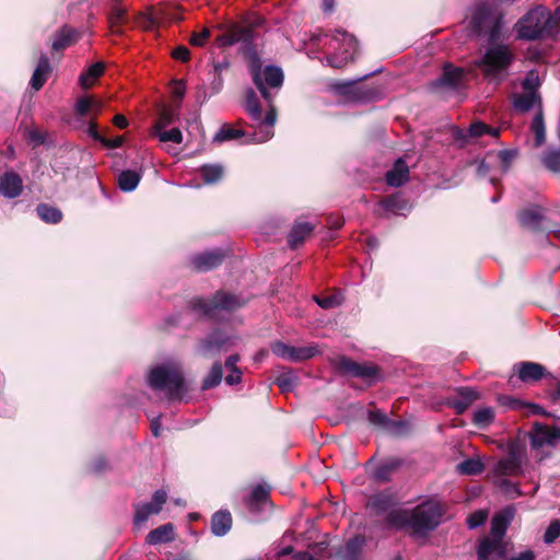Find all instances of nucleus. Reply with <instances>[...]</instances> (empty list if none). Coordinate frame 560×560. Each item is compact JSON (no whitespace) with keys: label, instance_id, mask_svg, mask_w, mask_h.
<instances>
[{"label":"nucleus","instance_id":"nucleus-25","mask_svg":"<svg viewBox=\"0 0 560 560\" xmlns=\"http://www.w3.org/2000/svg\"><path fill=\"white\" fill-rule=\"evenodd\" d=\"M232 515L228 510H220L211 517V533L217 537L225 536L232 528Z\"/></svg>","mask_w":560,"mask_h":560},{"label":"nucleus","instance_id":"nucleus-39","mask_svg":"<svg viewBox=\"0 0 560 560\" xmlns=\"http://www.w3.org/2000/svg\"><path fill=\"white\" fill-rule=\"evenodd\" d=\"M38 218L45 223L57 224L62 220V212L48 203H39L36 207Z\"/></svg>","mask_w":560,"mask_h":560},{"label":"nucleus","instance_id":"nucleus-24","mask_svg":"<svg viewBox=\"0 0 560 560\" xmlns=\"http://www.w3.org/2000/svg\"><path fill=\"white\" fill-rule=\"evenodd\" d=\"M78 38L79 34L74 28L68 25H63L55 33L51 43V49L54 51L62 50L75 43Z\"/></svg>","mask_w":560,"mask_h":560},{"label":"nucleus","instance_id":"nucleus-35","mask_svg":"<svg viewBox=\"0 0 560 560\" xmlns=\"http://www.w3.org/2000/svg\"><path fill=\"white\" fill-rule=\"evenodd\" d=\"M246 136V132L243 129L233 128L229 124H224L220 127V129L214 133L212 138V143L221 144L226 141L236 140Z\"/></svg>","mask_w":560,"mask_h":560},{"label":"nucleus","instance_id":"nucleus-41","mask_svg":"<svg viewBox=\"0 0 560 560\" xmlns=\"http://www.w3.org/2000/svg\"><path fill=\"white\" fill-rule=\"evenodd\" d=\"M369 420L373 424L388 427L394 433H401L406 428V423L402 421H390L384 413L380 411H369Z\"/></svg>","mask_w":560,"mask_h":560},{"label":"nucleus","instance_id":"nucleus-50","mask_svg":"<svg viewBox=\"0 0 560 560\" xmlns=\"http://www.w3.org/2000/svg\"><path fill=\"white\" fill-rule=\"evenodd\" d=\"M282 392H291L298 384V377L292 372L281 373L275 381Z\"/></svg>","mask_w":560,"mask_h":560},{"label":"nucleus","instance_id":"nucleus-49","mask_svg":"<svg viewBox=\"0 0 560 560\" xmlns=\"http://www.w3.org/2000/svg\"><path fill=\"white\" fill-rule=\"evenodd\" d=\"M151 136L156 137L161 142H173L176 144H179L183 142V132L179 128H172L170 130H161L156 131L154 133H151Z\"/></svg>","mask_w":560,"mask_h":560},{"label":"nucleus","instance_id":"nucleus-55","mask_svg":"<svg viewBox=\"0 0 560 560\" xmlns=\"http://www.w3.org/2000/svg\"><path fill=\"white\" fill-rule=\"evenodd\" d=\"M560 536V521H553L550 523V525L547 527L545 535H544V541L546 544H552L558 537Z\"/></svg>","mask_w":560,"mask_h":560},{"label":"nucleus","instance_id":"nucleus-9","mask_svg":"<svg viewBox=\"0 0 560 560\" xmlns=\"http://www.w3.org/2000/svg\"><path fill=\"white\" fill-rule=\"evenodd\" d=\"M350 38L346 31L336 30L329 38L326 56L327 65L335 69L345 68L349 60Z\"/></svg>","mask_w":560,"mask_h":560},{"label":"nucleus","instance_id":"nucleus-28","mask_svg":"<svg viewBox=\"0 0 560 560\" xmlns=\"http://www.w3.org/2000/svg\"><path fill=\"white\" fill-rule=\"evenodd\" d=\"M174 539V526L171 523H166L149 532L145 542L149 545H160L173 541Z\"/></svg>","mask_w":560,"mask_h":560},{"label":"nucleus","instance_id":"nucleus-16","mask_svg":"<svg viewBox=\"0 0 560 560\" xmlns=\"http://www.w3.org/2000/svg\"><path fill=\"white\" fill-rule=\"evenodd\" d=\"M523 455L518 450H511L505 458L494 466L497 476H517L522 472Z\"/></svg>","mask_w":560,"mask_h":560},{"label":"nucleus","instance_id":"nucleus-52","mask_svg":"<svg viewBox=\"0 0 560 560\" xmlns=\"http://www.w3.org/2000/svg\"><path fill=\"white\" fill-rule=\"evenodd\" d=\"M522 85L526 93H538L537 90L540 85L538 74L534 71H530L524 79Z\"/></svg>","mask_w":560,"mask_h":560},{"label":"nucleus","instance_id":"nucleus-57","mask_svg":"<svg viewBox=\"0 0 560 560\" xmlns=\"http://www.w3.org/2000/svg\"><path fill=\"white\" fill-rule=\"evenodd\" d=\"M505 477L506 476H497L495 485L506 493H515L518 495L520 491L516 485L505 479Z\"/></svg>","mask_w":560,"mask_h":560},{"label":"nucleus","instance_id":"nucleus-6","mask_svg":"<svg viewBox=\"0 0 560 560\" xmlns=\"http://www.w3.org/2000/svg\"><path fill=\"white\" fill-rule=\"evenodd\" d=\"M248 72L252 82L259 91L267 105L273 103L284 82V72L280 66L262 65L261 59L253 54L249 58Z\"/></svg>","mask_w":560,"mask_h":560},{"label":"nucleus","instance_id":"nucleus-11","mask_svg":"<svg viewBox=\"0 0 560 560\" xmlns=\"http://www.w3.org/2000/svg\"><path fill=\"white\" fill-rule=\"evenodd\" d=\"M226 256V249L217 247L190 255L189 265L197 272H208L221 266Z\"/></svg>","mask_w":560,"mask_h":560},{"label":"nucleus","instance_id":"nucleus-64","mask_svg":"<svg viewBox=\"0 0 560 560\" xmlns=\"http://www.w3.org/2000/svg\"><path fill=\"white\" fill-rule=\"evenodd\" d=\"M242 371L241 370H233L229 371V374L225 376L224 381L228 385L234 386L242 382Z\"/></svg>","mask_w":560,"mask_h":560},{"label":"nucleus","instance_id":"nucleus-58","mask_svg":"<svg viewBox=\"0 0 560 560\" xmlns=\"http://www.w3.org/2000/svg\"><path fill=\"white\" fill-rule=\"evenodd\" d=\"M486 521L487 514L483 511H476L468 517L467 524L469 528L474 529L481 526Z\"/></svg>","mask_w":560,"mask_h":560},{"label":"nucleus","instance_id":"nucleus-61","mask_svg":"<svg viewBox=\"0 0 560 560\" xmlns=\"http://www.w3.org/2000/svg\"><path fill=\"white\" fill-rule=\"evenodd\" d=\"M458 395L467 404H471L474 400L479 398L478 393L470 387H462L458 389Z\"/></svg>","mask_w":560,"mask_h":560},{"label":"nucleus","instance_id":"nucleus-4","mask_svg":"<svg viewBox=\"0 0 560 560\" xmlns=\"http://www.w3.org/2000/svg\"><path fill=\"white\" fill-rule=\"evenodd\" d=\"M559 20L555 12L544 5L528 10L514 25L516 37L535 42L553 37L558 33Z\"/></svg>","mask_w":560,"mask_h":560},{"label":"nucleus","instance_id":"nucleus-31","mask_svg":"<svg viewBox=\"0 0 560 560\" xmlns=\"http://www.w3.org/2000/svg\"><path fill=\"white\" fill-rule=\"evenodd\" d=\"M313 225L308 222H299L294 224L288 235V244L290 248L294 249L312 233Z\"/></svg>","mask_w":560,"mask_h":560},{"label":"nucleus","instance_id":"nucleus-51","mask_svg":"<svg viewBox=\"0 0 560 560\" xmlns=\"http://www.w3.org/2000/svg\"><path fill=\"white\" fill-rule=\"evenodd\" d=\"M329 91L336 96L350 97V80L331 82Z\"/></svg>","mask_w":560,"mask_h":560},{"label":"nucleus","instance_id":"nucleus-37","mask_svg":"<svg viewBox=\"0 0 560 560\" xmlns=\"http://www.w3.org/2000/svg\"><path fill=\"white\" fill-rule=\"evenodd\" d=\"M105 65L103 62H95L91 65L85 71H83L79 77V84L82 89L91 88L94 82L102 75L104 72Z\"/></svg>","mask_w":560,"mask_h":560},{"label":"nucleus","instance_id":"nucleus-1","mask_svg":"<svg viewBox=\"0 0 560 560\" xmlns=\"http://www.w3.org/2000/svg\"><path fill=\"white\" fill-rule=\"evenodd\" d=\"M444 509L439 501L427 500L412 510L396 509L387 513L386 524L395 529L409 528L415 536H425L442 522Z\"/></svg>","mask_w":560,"mask_h":560},{"label":"nucleus","instance_id":"nucleus-53","mask_svg":"<svg viewBox=\"0 0 560 560\" xmlns=\"http://www.w3.org/2000/svg\"><path fill=\"white\" fill-rule=\"evenodd\" d=\"M93 104H94L93 97H88V96L80 97L75 102V106H74L75 113L79 116L84 117L92 110Z\"/></svg>","mask_w":560,"mask_h":560},{"label":"nucleus","instance_id":"nucleus-12","mask_svg":"<svg viewBox=\"0 0 560 560\" xmlns=\"http://www.w3.org/2000/svg\"><path fill=\"white\" fill-rule=\"evenodd\" d=\"M271 351L277 357L289 360L291 362H302L312 359L319 353V350L316 345L293 347L282 341H277L272 343Z\"/></svg>","mask_w":560,"mask_h":560},{"label":"nucleus","instance_id":"nucleus-42","mask_svg":"<svg viewBox=\"0 0 560 560\" xmlns=\"http://www.w3.org/2000/svg\"><path fill=\"white\" fill-rule=\"evenodd\" d=\"M370 504L378 513L386 511L389 513L390 511L397 509L395 508L397 502L394 500L393 495L387 492H380L374 495Z\"/></svg>","mask_w":560,"mask_h":560},{"label":"nucleus","instance_id":"nucleus-21","mask_svg":"<svg viewBox=\"0 0 560 560\" xmlns=\"http://www.w3.org/2000/svg\"><path fill=\"white\" fill-rule=\"evenodd\" d=\"M530 446L540 448L544 445H553L556 443V428L550 429L545 424L535 423L529 433Z\"/></svg>","mask_w":560,"mask_h":560},{"label":"nucleus","instance_id":"nucleus-36","mask_svg":"<svg viewBox=\"0 0 560 560\" xmlns=\"http://www.w3.org/2000/svg\"><path fill=\"white\" fill-rule=\"evenodd\" d=\"M223 380V365L221 361H215L207 376L202 380L201 390L206 392L211 388H214L221 384Z\"/></svg>","mask_w":560,"mask_h":560},{"label":"nucleus","instance_id":"nucleus-3","mask_svg":"<svg viewBox=\"0 0 560 560\" xmlns=\"http://www.w3.org/2000/svg\"><path fill=\"white\" fill-rule=\"evenodd\" d=\"M147 384L154 392H161L170 401L183 400L188 392L182 364L167 360L150 368Z\"/></svg>","mask_w":560,"mask_h":560},{"label":"nucleus","instance_id":"nucleus-43","mask_svg":"<svg viewBox=\"0 0 560 560\" xmlns=\"http://www.w3.org/2000/svg\"><path fill=\"white\" fill-rule=\"evenodd\" d=\"M178 115L177 109H163L158 120L152 126L151 133L165 130L170 125L174 124L178 119Z\"/></svg>","mask_w":560,"mask_h":560},{"label":"nucleus","instance_id":"nucleus-32","mask_svg":"<svg viewBox=\"0 0 560 560\" xmlns=\"http://www.w3.org/2000/svg\"><path fill=\"white\" fill-rule=\"evenodd\" d=\"M198 173L207 185H213L219 183L224 175V167L222 164H203L198 168Z\"/></svg>","mask_w":560,"mask_h":560},{"label":"nucleus","instance_id":"nucleus-22","mask_svg":"<svg viewBox=\"0 0 560 560\" xmlns=\"http://www.w3.org/2000/svg\"><path fill=\"white\" fill-rule=\"evenodd\" d=\"M513 517V508H505L501 512L497 513L491 521V538L503 541V537Z\"/></svg>","mask_w":560,"mask_h":560},{"label":"nucleus","instance_id":"nucleus-45","mask_svg":"<svg viewBox=\"0 0 560 560\" xmlns=\"http://www.w3.org/2000/svg\"><path fill=\"white\" fill-rule=\"evenodd\" d=\"M542 165L552 173H560V149H548L541 155Z\"/></svg>","mask_w":560,"mask_h":560},{"label":"nucleus","instance_id":"nucleus-40","mask_svg":"<svg viewBox=\"0 0 560 560\" xmlns=\"http://www.w3.org/2000/svg\"><path fill=\"white\" fill-rule=\"evenodd\" d=\"M383 208L392 213L399 214L410 209L409 202L400 195H392L383 199Z\"/></svg>","mask_w":560,"mask_h":560},{"label":"nucleus","instance_id":"nucleus-7","mask_svg":"<svg viewBox=\"0 0 560 560\" xmlns=\"http://www.w3.org/2000/svg\"><path fill=\"white\" fill-rule=\"evenodd\" d=\"M515 60V54L509 45L490 43L483 56L477 61L483 75L495 83L508 78L509 69Z\"/></svg>","mask_w":560,"mask_h":560},{"label":"nucleus","instance_id":"nucleus-18","mask_svg":"<svg viewBox=\"0 0 560 560\" xmlns=\"http://www.w3.org/2000/svg\"><path fill=\"white\" fill-rule=\"evenodd\" d=\"M231 339L230 336L225 335L220 329H214L206 338L199 340L198 351L205 355L219 352Z\"/></svg>","mask_w":560,"mask_h":560},{"label":"nucleus","instance_id":"nucleus-60","mask_svg":"<svg viewBox=\"0 0 560 560\" xmlns=\"http://www.w3.org/2000/svg\"><path fill=\"white\" fill-rule=\"evenodd\" d=\"M209 37H210V31L208 28H202L200 32L194 33L191 35L190 43L194 46L201 47L207 43Z\"/></svg>","mask_w":560,"mask_h":560},{"label":"nucleus","instance_id":"nucleus-44","mask_svg":"<svg viewBox=\"0 0 560 560\" xmlns=\"http://www.w3.org/2000/svg\"><path fill=\"white\" fill-rule=\"evenodd\" d=\"M483 469L485 465L479 458H468L456 466L457 472L467 476L479 475Z\"/></svg>","mask_w":560,"mask_h":560},{"label":"nucleus","instance_id":"nucleus-63","mask_svg":"<svg viewBox=\"0 0 560 560\" xmlns=\"http://www.w3.org/2000/svg\"><path fill=\"white\" fill-rule=\"evenodd\" d=\"M498 156H499V159H500V161L502 163L503 172H506L511 161L515 156V153L513 151H509V150H501L498 153Z\"/></svg>","mask_w":560,"mask_h":560},{"label":"nucleus","instance_id":"nucleus-30","mask_svg":"<svg viewBox=\"0 0 560 560\" xmlns=\"http://www.w3.org/2000/svg\"><path fill=\"white\" fill-rule=\"evenodd\" d=\"M545 372V368L535 362H522L517 369L520 380L525 383L539 381Z\"/></svg>","mask_w":560,"mask_h":560},{"label":"nucleus","instance_id":"nucleus-46","mask_svg":"<svg viewBox=\"0 0 560 560\" xmlns=\"http://www.w3.org/2000/svg\"><path fill=\"white\" fill-rule=\"evenodd\" d=\"M500 130L492 128L485 122L476 121L472 122L468 128V135L470 138H479L483 135H489L492 138H498Z\"/></svg>","mask_w":560,"mask_h":560},{"label":"nucleus","instance_id":"nucleus-59","mask_svg":"<svg viewBox=\"0 0 560 560\" xmlns=\"http://www.w3.org/2000/svg\"><path fill=\"white\" fill-rule=\"evenodd\" d=\"M231 31L233 37H240V43L248 44L252 42V31L249 28L234 26Z\"/></svg>","mask_w":560,"mask_h":560},{"label":"nucleus","instance_id":"nucleus-17","mask_svg":"<svg viewBox=\"0 0 560 560\" xmlns=\"http://www.w3.org/2000/svg\"><path fill=\"white\" fill-rule=\"evenodd\" d=\"M23 191V180L14 171H7L0 176V195L7 199L19 197Z\"/></svg>","mask_w":560,"mask_h":560},{"label":"nucleus","instance_id":"nucleus-47","mask_svg":"<svg viewBox=\"0 0 560 560\" xmlns=\"http://www.w3.org/2000/svg\"><path fill=\"white\" fill-rule=\"evenodd\" d=\"M313 300L320 306L322 308L329 310L341 305L345 301V295L342 292L337 291L327 296L319 298L317 295L313 296Z\"/></svg>","mask_w":560,"mask_h":560},{"label":"nucleus","instance_id":"nucleus-26","mask_svg":"<svg viewBox=\"0 0 560 560\" xmlns=\"http://www.w3.org/2000/svg\"><path fill=\"white\" fill-rule=\"evenodd\" d=\"M352 377L361 378L370 386L380 380V369L371 363L360 364L352 361Z\"/></svg>","mask_w":560,"mask_h":560},{"label":"nucleus","instance_id":"nucleus-20","mask_svg":"<svg viewBox=\"0 0 560 560\" xmlns=\"http://www.w3.org/2000/svg\"><path fill=\"white\" fill-rule=\"evenodd\" d=\"M410 171L406 161L399 158L395 161L393 167L385 174V183L390 187H400L409 180Z\"/></svg>","mask_w":560,"mask_h":560},{"label":"nucleus","instance_id":"nucleus-27","mask_svg":"<svg viewBox=\"0 0 560 560\" xmlns=\"http://www.w3.org/2000/svg\"><path fill=\"white\" fill-rule=\"evenodd\" d=\"M51 71V66L48 57L46 55H42L38 59L37 67L35 68L30 84L31 86L38 91L43 88V85L47 81V77Z\"/></svg>","mask_w":560,"mask_h":560},{"label":"nucleus","instance_id":"nucleus-54","mask_svg":"<svg viewBox=\"0 0 560 560\" xmlns=\"http://www.w3.org/2000/svg\"><path fill=\"white\" fill-rule=\"evenodd\" d=\"M109 464L104 456H96L90 464V471L95 475H102L107 471Z\"/></svg>","mask_w":560,"mask_h":560},{"label":"nucleus","instance_id":"nucleus-10","mask_svg":"<svg viewBox=\"0 0 560 560\" xmlns=\"http://www.w3.org/2000/svg\"><path fill=\"white\" fill-rule=\"evenodd\" d=\"M270 487L268 485L255 486L245 498V505L254 521H261L265 514L272 508L269 498Z\"/></svg>","mask_w":560,"mask_h":560},{"label":"nucleus","instance_id":"nucleus-14","mask_svg":"<svg viewBox=\"0 0 560 560\" xmlns=\"http://www.w3.org/2000/svg\"><path fill=\"white\" fill-rule=\"evenodd\" d=\"M467 73L464 69L452 65H445L441 77L432 83V88L456 90L465 83Z\"/></svg>","mask_w":560,"mask_h":560},{"label":"nucleus","instance_id":"nucleus-34","mask_svg":"<svg viewBox=\"0 0 560 560\" xmlns=\"http://www.w3.org/2000/svg\"><path fill=\"white\" fill-rule=\"evenodd\" d=\"M107 20L112 32L120 34L121 26L127 22L126 9L119 3L113 4L108 12Z\"/></svg>","mask_w":560,"mask_h":560},{"label":"nucleus","instance_id":"nucleus-62","mask_svg":"<svg viewBox=\"0 0 560 560\" xmlns=\"http://www.w3.org/2000/svg\"><path fill=\"white\" fill-rule=\"evenodd\" d=\"M501 401L505 406H508L510 409H513V410H523L526 407V402L525 401H522V400H520L517 398L510 397V396L501 398Z\"/></svg>","mask_w":560,"mask_h":560},{"label":"nucleus","instance_id":"nucleus-13","mask_svg":"<svg viewBox=\"0 0 560 560\" xmlns=\"http://www.w3.org/2000/svg\"><path fill=\"white\" fill-rule=\"evenodd\" d=\"M166 499V491L160 489L153 493L150 502L137 505L133 518L135 525L141 527L151 515L160 513Z\"/></svg>","mask_w":560,"mask_h":560},{"label":"nucleus","instance_id":"nucleus-29","mask_svg":"<svg viewBox=\"0 0 560 560\" xmlns=\"http://www.w3.org/2000/svg\"><path fill=\"white\" fill-rule=\"evenodd\" d=\"M513 106L516 110L521 113H527L534 107L542 108L541 106V97L538 93H523L515 94L513 96Z\"/></svg>","mask_w":560,"mask_h":560},{"label":"nucleus","instance_id":"nucleus-19","mask_svg":"<svg viewBox=\"0 0 560 560\" xmlns=\"http://www.w3.org/2000/svg\"><path fill=\"white\" fill-rule=\"evenodd\" d=\"M504 542L500 539L483 537L477 547V560H494L504 556Z\"/></svg>","mask_w":560,"mask_h":560},{"label":"nucleus","instance_id":"nucleus-33","mask_svg":"<svg viewBox=\"0 0 560 560\" xmlns=\"http://www.w3.org/2000/svg\"><path fill=\"white\" fill-rule=\"evenodd\" d=\"M141 177L142 174L138 171L125 170L118 175V187L124 192H131L138 187Z\"/></svg>","mask_w":560,"mask_h":560},{"label":"nucleus","instance_id":"nucleus-8","mask_svg":"<svg viewBox=\"0 0 560 560\" xmlns=\"http://www.w3.org/2000/svg\"><path fill=\"white\" fill-rule=\"evenodd\" d=\"M469 24L472 34L487 35L489 43H494L501 37L503 14L493 4L480 1L474 7Z\"/></svg>","mask_w":560,"mask_h":560},{"label":"nucleus","instance_id":"nucleus-5","mask_svg":"<svg viewBox=\"0 0 560 560\" xmlns=\"http://www.w3.org/2000/svg\"><path fill=\"white\" fill-rule=\"evenodd\" d=\"M244 109L252 119V127L255 129L249 133L250 142L262 143L273 137V126L277 121V109L273 103L268 105L266 115H262V108L258 95L255 90L248 88L245 92Z\"/></svg>","mask_w":560,"mask_h":560},{"label":"nucleus","instance_id":"nucleus-56","mask_svg":"<svg viewBox=\"0 0 560 560\" xmlns=\"http://www.w3.org/2000/svg\"><path fill=\"white\" fill-rule=\"evenodd\" d=\"M336 372L340 374L350 373V359L345 355H338L331 361Z\"/></svg>","mask_w":560,"mask_h":560},{"label":"nucleus","instance_id":"nucleus-38","mask_svg":"<svg viewBox=\"0 0 560 560\" xmlns=\"http://www.w3.org/2000/svg\"><path fill=\"white\" fill-rule=\"evenodd\" d=\"M530 131L535 137V147L539 148L546 142V126L542 108H539L530 124Z\"/></svg>","mask_w":560,"mask_h":560},{"label":"nucleus","instance_id":"nucleus-2","mask_svg":"<svg viewBox=\"0 0 560 560\" xmlns=\"http://www.w3.org/2000/svg\"><path fill=\"white\" fill-rule=\"evenodd\" d=\"M247 299L241 294L218 290L209 298L194 296L188 302L191 312L200 317L215 323L229 322L233 314L247 304Z\"/></svg>","mask_w":560,"mask_h":560},{"label":"nucleus","instance_id":"nucleus-48","mask_svg":"<svg viewBox=\"0 0 560 560\" xmlns=\"http://www.w3.org/2000/svg\"><path fill=\"white\" fill-rule=\"evenodd\" d=\"M494 420V410L491 407H483L475 411L472 422L479 428L490 425Z\"/></svg>","mask_w":560,"mask_h":560},{"label":"nucleus","instance_id":"nucleus-23","mask_svg":"<svg viewBox=\"0 0 560 560\" xmlns=\"http://www.w3.org/2000/svg\"><path fill=\"white\" fill-rule=\"evenodd\" d=\"M518 219L523 228L539 231L545 221L544 209L540 207L528 208L520 213Z\"/></svg>","mask_w":560,"mask_h":560},{"label":"nucleus","instance_id":"nucleus-15","mask_svg":"<svg viewBox=\"0 0 560 560\" xmlns=\"http://www.w3.org/2000/svg\"><path fill=\"white\" fill-rule=\"evenodd\" d=\"M361 81L362 78L352 79V103H370L382 98L384 91L381 85L364 84Z\"/></svg>","mask_w":560,"mask_h":560}]
</instances>
